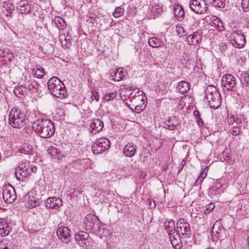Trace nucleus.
Masks as SVG:
<instances>
[{"instance_id":"nucleus-1","label":"nucleus","mask_w":249,"mask_h":249,"mask_svg":"<svg viewBox=\"0 0 249 249\" xmlns=\"http://www.w3.org/2000/svg\"><path fill=\"white\" fill-rule=\"evenodd\" d=\"M32 127L36 133L43 138H50L55 132L53 123L48 119H38L33 123Z\"/></svg>"},{"instance_id":"nucleus-2","label":"nucleus","mask_w":249,"mask_h":249,"mask_svg":"<svg viewBox=\"0 0 249 249\" xmlns=\"http://www.w3.org/2000/svg\"><path fill=\"white\" fill-rule=\"evenodd\" d=\"M48 90L55 97L60 99L65 98L67 92L64 84L56 77L51 78L47 83Z\"/></svg>"},{"instance_id":"nucleus-3","label":"nucleus","mask_w":249,"mask_h":249,"mask_svg":"<svg viewBox=\"0 0 249 249\" xmlns=\"http://www.w3.org/2000/svg\"><path fill=\"white\" fill-rule=\"evenodd\" d=\"M27 122L24 112L18 107H14L9 115V123L13 128L19 129L24 126Z\"/></svg>"},{"instance_id":"nucleus-4","label":"nucleus","mask_w":249,"mask_h":249,"mask_svg":"<svg viewBox=\"0 0 249 249\" xmlns=\"http://www.w3.org/2000/svg\"><path fill=\"white\" fill-rule=\"evenodd\" d=\"M205 97L209 102L210 107L217 109L221 104V96L217 89L213 86L209 85L205 90Z\"/></svg>"},{"instance_id":"nucleus-5","label":"nucleus","mask_w":249,"mask_h":249,"mask_svg":"<svg viewBox=\"0 0 249 249\" xmlns=\"http://www.w3.org/2000/svg\"><path fill=\"white\" fill-rule=\"evenodd\" d=\"M143 92L138 91V95L133 94L131 93L129 96V98L132 103V105L134 106V110L131 108L132 110L137 113H140L143 111L146 107V104L144 101L146 99V97L143 95Z\"/></svg>"},{"instance_id":"nucleus-6","label":"nucleus","mask_w":249,"mask_h":249,"mask_svg":"<svg viewBox=\"0 0 249 249\" xmlns=\"http://www.w3.org/2000/svg\"><path fill=\"white\" fill-rule=\"evenodd\" d=\"M101 225V222L96 216L89 213L85 218L83 227L87 231L97 232L100 231Z\"/></svg>"},{"instance_id":"nucleus-7","label":"nucleus","mask_w":249,"mask_h":249,"mask_svg":"<svg viewBox=\"0 0 249 249\" xmlns=\"http://www.w3.org/2000/svg\"><path fill=\"white\" fill-rule=\"evenodd\" d=\"M192 234L189 224L183 218L179 219L177 223L176 235L179 238L182 235L184 238H190Z\"/></svg>"},{"instance_id":"nucleus-8","label":"nucleus","mask_w":249,"mask_h":249,"mask_svg":"<svg viewBox=\"0 0 249 249\" xmlns=\"http://www.w3.org/2000/svg\"><path fill=\"white\" fill-rule=\"evenodd\" d=\"M110 142L106 138H101L96 140L91 146V150L93 154H99L109 149Z\"/></svg>"},{"instance_id":"nucleus-9","label":"nucleus","mask_w":249,"mask_h":249,"mask_svg":"<svg viewBox=\"0 0 249 249\" xmlns=\"http://www.w3.org/2000/svg\"><path fill=\"white\" fill-rule=\"evenodd\" d=\"M29 167V162L19 163L18 167L16 168L15 172L16 178L19 181H24L27 177L30 175Z\"/></svg>"},{"instance_id":"nucleus-10","label":"nucleus","mask_w":249,"mask_h":249,"mask_svg":"<svg viewBox=\"0 0 249 249\" xmlns=\"http://www.w3.org/2000/svg\"><path fill=\"white\" fill-rule=\"evenodd\" d=\"M189 5L191 10L197 14H206L208 10L205 0H191Z\"/></svg>"},{"instance_id":"nucleus-11","label":"nucleus","mask_w":249,"mask_h":249,"mask_svg":"<svg viewBox=\"0 0 249 249\" xmlns=\"http://www.w3.org/2000/svg\"><path fill=\"white\" fill-rule=\"evenodd\" d=\"M3 199L7 203H11L16 198L14 188L10 184H5L2 189Z\"/></svg>"},{"instance_id":"nucleus-12","label":"nucleus","mask_w":249,"mask_h":249,"mask_svg":"<svg viewBox=\"0 0 249 249\" xmlns=\"http://www.w3.org/2000/svg\"><path fill=\"white\" fill-rule=\"evenodd\" d=\"M221 85L227 90H236L235 77L230 74L224 75L221 80Z\"/></svg>"},{"instance_id":"nucleus-13","label":"nucleus","mask_w":249,"mask_h":249,"mask_svg":"<svg viewBox=\"0 0 249 249\" xmlns=\"http://www.w3.org/2000/svg\"><path fill=\"white\" fill-rule=\"evenodd\" d=\"M231 41L232 45L237 48H242L246 43V38L242 34L238 32H232L230 35Z\"/></svg>"},{"instance_id":"nucleus-14","label":"nucleus","mask_w":249,"mask_h":249,"mask_svg":"<svg viewBox=\"0 0 249 249\" xmlns=\"http://www.w3.org/2000/svg\"><path fill=\"white\" fill-rule=\"evenodd\" d=\"M74 238L77 244L82 247H87L90 241L89 234L82 231L75 233Z\"/></svg>"},{"instance_id":"nucleus-15","label":"nucleus","mask_w":249,"mask_h":249,"mask_svg":"<svg viewBox=\"0 0 249 249\" xmlns=\"http://www.w3.org/2000/svg\"><path fill=\"white\" fill-rule=\"evenodd\" d=\"M223 229V228L221 222L219 221H215L210 232L213 241H216L223 238V236L222 235Z\"/></svg>"},{"instance_id":"nucleus-16","label":"nucleus","mask_w":249,"mask_h":249,"mask_svg":"<svg viewBox=\"0 0 249 249\" xmlns=\"http://www.w3.org/2000/svg\"><path fill=\"white\" fill-rule=\"evenodd\" d=\"M56 234L58 237L65 243H69L71 238V231L67 227L59 228L56 231Z\"/></svg>"},{"instance_id":"nucleus-17","label":"nucleus","mask_w":249,"mask_h":249,"mask_svg":"<svg viewBox=\"0 0 249 249\" xmlns=\"http://www.w3.org/2000/svg\"><path fill=\"white\" fill-rule=\"evenodd\" d=\"M17 8L21 15L30 13L32 9L31 4L28 0H20L17 4Z\"/></svg>"},{"instance_id":"nucleus-18","label":"nucleus","mask_w":249,"mask_h":249,"mask_svg":"<svg viewBox=\"0 0 249 249\" xmlns=\"http://www.w3.org/2000/svg\"><path fill=\"white\" fill-rule=\"evenodd\" d=\"M46 206L48 208L57 209L62 205V200L59 197H51L47 199Z\"/></svg>"},{"instance_id":"nucleus-19","label":"nucleus","mask_w":249,"mask_h":249,"mask_svg":"<svg viewBox=\"0 0 249 249\" xmlns=\"http://www.w3.org/2000/svg\"><path fill=\"white\" fill-rule=\"evenodd\" d=\"M180 124V121L177 117L174 116L168 118L166 122L163 123V126L166 129L169 130H174L176 126Z\"/></svg>"},{"instance_id":"nucleus-20","label":"nucleus","mask_w":249,"mask_h":249,"mask_svg":"<svg viewBox=\"0 0 249 249\" xmlns=\"http://www.w3.org/2000/svg\"><path fill=\"white\" fill-rule=\"evenodd\" d=\"M104 127L103 122L100 119H94L90 124V132L95 134L102 130Z\"/></svg>"},{"instance_id":"nucleus-21","label":"nucleus","mask_w":249,"mask_h":249,"mask_svg":"<svg viewBox=\"0 0 249 249\" xmlns=\"http://www.w3.org/2000/svg\"><path fill=\"white\" fill-rule=\"evenodd\" d=\"M137 146L133 143L129 142L124 147L123 153L126 157L131 158L133 157L136 152Z\"/></svg>"},{"instance_id":"nucleus-22","label":"nucleus","mask_w":249,"mask_h":249,"mask_svg":"<svg viewBox=\"0 0 249 249\" xmlns=\"http://www.w3.org/2000/svg\"><path fill=\"white\" fill-rule=\"evenodd\" d=\"M173 10L175 18L178 21H182L185 16V12L182 6L176 4L174 5Z\"/></svg>"},{"instance_id":"nucleus-23","label":"nucleus","mask_w":249,"mask_h":249,"mask_svg":"<svg viewBox=\"0 0 249 249\" xmlns=\"http://www.w3.org/2000/svg\"><path fill=\"white\" fill-rule=\"evenodd\" d=\"M165 229L169 236V234H174L176 233L174 221L172 219L167 220L164 222Z\"/></svg>"},{"instance_id":"nucleus-24","label":"nucleus","mask_w":249,"mask_h":249,"mask_svg":"<svg viewBox=\"0 0 249 249\" xmlns=\"http://www.w3.org/2000/svg\"><path fill=\"white\" fill-rule=\"evenodd\" d=\"M176 235L174 234H169V237L171 243L175 249H180L182 246V243L181 241L180 236H179V238L178 237H176Z\"/></svg>"},{"instance_id":"nucleus-25","label":"nucleus","mask_w":249,"mask_h":249,"mask_svg":"<svg viewBox=\"0 0 249 249\" xmlns=\"http://www.w3.org/2000/svg\"><path fill=\"white\" fill-rule=\"evenodd\" d=\"M53 22L59 30H65L67 27V24L65 21L60 17H55Z\"/></svg>"},{"instance_id":"nucleus-26","label":"nucleus","mask_w":249,"mask_h":249,"mask_svg":"<svg viewBox=\"0 0 249 249\" xmlns=\"http://www.w3.org/2000/svg\"><path fill=\"white\" fill-rule=\"evenodd\" d=\"M190 84L186 81H181L178 84L179 91L183 94L187 92L190 89Z\"/></svg>"},{"instance_id":"nucleus-27","label":"nucleus","mask_w":249,"mask_h":249,"mask_svg":"<svg viewBox=\"0 0 249 249\" xmlns=\"http://www.w3.org/2000/svg\"><path fill=\"white\" fill-rule=\"evenodd\" d=\"M208 2L215 8H223L225 6V0H208Z\"/></svg>"},{"instance_id":"nucleus-28","label":"nucleus","mask_w":249,"mask_h":249,"mask_svg":"<svg viewBox=\"0 0 249 249\" xmlns=\"http://www.w3.org/2000/svg\"><path fill=\"white\" fill-rule=\"evenodd\" d=\"M25 92L26 88L24 87L23 86L16 87L14 89L15 95L19 98H21L22 95H24Z\"/></svg>"},{"instance_id":"nucleus-29","label":"nucleus","mask_w":249,"mask_h":249,"mask_svg":"<svg viewBox=\"0 0 249 249\" xmlns=\"http://www.w3.org/2000/svg\"><path fill=\"white\" fill-rule=\"evenodd\" d=\"M42 203L41 199L37 198L30 199L28 200V207L31 208H33L38 206Z\"/></svg>"},{"instance_id":"nucleus-30","label":"nucleus","mask_w":249,"mask_h":249,"mask_svg":"<svg viewBox=\"0 0 249 249\" xmlns=\"http://www.w3.org/2000/svg\"><path fill=\"white\" fill-rule=\"evenodd\" d=\"M213 24H212L211 26L212 27H213L215 28H216V30L217 31H223L224 30V27L223 25V23L221 21H220L219 19H215L213 22Z\"/></svg>"},{"instance_id":"nucleus-31","label":"nucleus","mask_w":249,"mask_h":249,"mask_svg":"<svg viewBox=\"0 0 249 249\" xmlns=\"http://www.w3.org/2000/svg\"><path fill=\"white\" fill-rule=\"evenodd\" d=\"M47 151L48 154L52 157L55 158L60 153V151L53 146H49Z\"/></svg>"},{"instance_id":"nucleus-32","label":"nucleus","mask_w":249,"mask_h":249,"mask_svg":"<svg viewBox=\"0 0 249 249\" xmlns=\"http://www.w3.org/2000/svg\"><path fill=\"white\" fill-rule=\"evenodd\" d=\"M124 9L122 6L116 7L112 13V15L115 18H119L124 15Z\"/></svg>"},{"instance_id":"nucleus-33","label":"nucleus","mask_w":249,"mask_h":249,"mask_svg":"<svg viewBox=\"0 0 249 249\" xmlns=\"http://www.w3.org/2000/svg\"><path fill=\"white\" fill-rule=\"evenodd\" d=\"M39 85L36 81L31 82V83L28 85V89L32 92H35L38 91Z\"/></svg>"},{"instance_id":"nucleus-34","label":"nucleus","mask_w":249,"mask_h":249,"mask_svg":"<svg viewBox=\"0 0 249 249\" xmlns=\"http://www.w3.org/2000/svg\"><path fill=\"white\" fill-rule=\"evenodd\" d=\"M240 81L243 86L249 87V75L248 73L242 75Z\"/></svg>"},{"instance_id":"nucleus-35","label":"nucleus","mask_w":249,"mask_h":249,"mask_svg":"<svg viewBox=\"0 0 249 249\" xmlns=\"http://www.w3.org/2000/svg\"><path fill=\"white\" fill-rule=\"evenodd\" d=\"M11 231V228L9 226L0 228V235L2 237H5L9 234Z\"/></svg>"},{"instance_id":"nucleus-36","label":"nucleus","mask_w":249,"mask_h":249,"mask_svg":"<svg viewBox=\"0 0 249 249\" xmlns=\"http://www.w3.org/2000/svg\"><path fill=\"white\" fill-rule=\"evenodd\" d=\"M206 176L207 173H205L204 171H201L198 177L196 180L195 183L196 185H198L199 184H200L202 182L204 179L206 178Z\"/></svg>"},{"instance_id":"nucleus-37","label":"nucleus","mask_w":249,"mask_h":249,"mask_svg":"<svg viewBox=\"0 0 249 249\" xmlns=\"http://www.w3.org/2000/svg\"><path fill=\"white\" fill-rule=\"evenodd\" d=\"M71 36L69 35V32H62V34L59 35V40L62 43V40H64L66 42H70Z\"/></svg>"},{"instance_id":"nucleus-38","label":"nucleus","mask_w":249,"mask_h":249,"mask_svg":"<svg viewBox=\"0 0 249 249\" xmlns=\"http://www.w3.org/2000/svg\"><path fill=\"white\" fill-rule=\"evenodd\" d=\"M36 29L38 31L43 30V31L47 30L46 25L42 21H37L36 23Z\"/></svg>"},{"instance_id":"nucleus-39","label":"nucleus","mask_w":249,"mask_h":249,"mask_svg":"<svg viewBox=\"0 0 249 249\" xmlns=\"http://www.w3.org/2000/svg\"><path fill=\"white\" fill-rule=\"evenodd\" d=\"M117 92L114 91L113 92L106 94L104 95L103 99L106 101H109L115 98L117 96Z\"/></svg>"},{"instance_id":"nucleus-40","label":"nucleus","mask_w":249,"mask_h":249,"mask_svg":"<svg viewBox=\"0 0 249 249\" xmlns=\"http://www.w3.org/2000/svg\"><path fill=\"white\" fill-rule=\"evenodd\" d=\"M184 26L185 27V28L183 27L181 24H178L176 25V31H185V29L188 30V29L187 28V26L188 25L184 24ZM195 26V25H193L192 26L189 25V29L191 30H194L195 29L193 28V26Z\"/></svg>"},{"instance_id":"nucleus-41","label":"nucleus","mask_w":249,"mask_h":249,"mask_svg":"<svg viewBox=\"0 0 249 249\" xmlns=\"http://www.w3.org/2000/svg\"><path fill=\"white\" fill-rule=\"evenodd\" d=\"M199 32H194V35H189L188 37V41L192 44L197 42L198 41L197 34Z\"/></svg>"},{"instance_id":"nucleus-42","label":"nucleus","mask_w":249,"mask_h":249,"mask_svg":"<svg viewBox=\"0 0 249 249\" xmlns=\"http://www.w3.org/2000/svg\"><path fill=\"white\" fill-rule=\"evenodd\" d=\"M22 153L30 155L32 152V146L31 145L25 144L22 148Z\"/></svg>"},{"instance_id":"nucleus-43","label":"nucleus","mask_w":249,"mask_h":249,"mask_svg":"<svg viewBox=\"0 0 249 249\" xmlns=\"http://www.w3.org/2000/svg\"><path fill=\"white\" fill-rule=\"evenodd\" d=\"M194 115L195 117H196V122L199 126H203V122L202 120V119L200 118V115L199 114V112L197 110H195L194 112Z\"/></svg>"},{"instance_id":"nucleus-44","label":"nucleus","mask_w":249,"mask_h":249,"mask_svg":"<svg viewBox=\"0 0 249 249\" xmlns=\"http://www.w3.org/2000/svg\"><path fill=\"white\" fill-rule=\"evenodd\" d=\"M87 21H89L90 22H93L96 19V18H97V15L93 12H89L87 15Z\"/></svg>"},{"instance_id":"nucleus-45","label":"nucleus","mask_w":249,"mask_h":249,"mask_svg":"<svg viewBox=\"0 0 249 249\" xmlns=\"http://www.w3.org/2000/svg\"><path fill=\"white\" fill-rule=\"evenodd\" d=\"M44 74V71L42 68H37L35 72V75L38 78L43 77Z\"/></svg>"},{"instance_id":"nucleus-46","label":"nucleus","mask_w":249,"mask_h":249,"mask_svg":"<svg viewBox=\"0 0 249 249\" xmlns=\"http://www.w3.org/2000/svg\"><path fill=\"white\" fill-rule=\"evenodd\" d=\"M240 127H238L237 126V125H234V127L231 128L230 131L231 135H232L233 136H236L239 134V133L240 132Z\"/></svg>"},{"instance_id":"nucleus-47","label":"nucleus","mask_w":249,"mask_h":249,"mask_svg":"<svg viewBox=\"0 0 249 249\" xmlns=\"http://www.w3.org/2000/svg\"><path fill=\"white\" fill-rule=\"evenodd\" d=\"M148 44L153 48L157 47L158 46V40L154 37L150 38L148 40Z\"/></svg>"},{"instance_id":"nucleus-48","label":"nucleus","mask_w":249,"mask_h":249,"mask_svg":"<svg viewBox=\"0 0 249 249\" xmlns=\"http://www.w3.org/2000/svg\"><path fill=\"white\" fill-rule=\"evenodd\" d=\"M241 6L244 11L247 12L249 10V0H242Z\"/></svg>"},{"instance_id":"nucleus-49","label":"nucleus","mask_w":249,"mask_h":249,"mask_svg":"<svg viewBox=\"0 0 249 249\" xmlns=\"http://www.w3.org/2000/svg\"><path fill=\"white\" fill-rule=\"evenodd\" d=\"M214 204L213 203H210L208 206H206L204 213L205 214L209 213L214 208Z\"/></svg>"},{"instance_id":"nucleus-50","label":"nucleus","mask_w":249,"mask_h":249,"mask_svg":"<svg viewBox=\"0 0 249 249\" xmlns=\"http://www.w3.org/2000/svg\"><path fill=\"white\" fill-rule=\"evenodd\" d=\"M117 74H118V79H117V81H120L123 79V78L124 76H125L124 72L123 70H118L117 71V72H116V77H117Z\"/></svg>"},{"instance_id":"nucleus-51","label":"nucleus","mask_w":249,"mask_h":249,"mask_svg":"<svg viewBox=\"0 0 249 249\" xmlns=\"http://www.w3.org/2000/svg\"><path fill=\"white\" fill-rule=\"evenodd\" d=\"M245 117L242 114H238L236 119V124L238 125V124L242 123V121H244Z\"/></svg>"},{"instance_id":"nucleus-52","label":"nucleus","mask_w":249,"mask_h":249,"mask_svg":"<svg viewBox=\"0 0 249 249\" xmlns=\"http://www.w3.org/2000/svg\"><path fill=\"white\" fill-rule=\"evenodd\" d=\"M13 246L8 247V245H6L5 243L3 242H0V249H13Z\"/></svg>"},{"instance_id":"nucleus-53","label":"nucleus","mask_w":249,"mask_h":249,"mask_svg":"<svg viewBox=\"0 0 249 249\" xmlns=\"http://www.w3.org/2000/svg\"><path fill=\"white\" fill-rule=\"evenodd\" d=\"M228 124L229 125H230V124L234 125H236V121L234 120V118H233L232 117H231V118L228 119Z\"/></svg>"},{"instance_id":"nucleus-54","label":"nucleus","mask_w":249,"mask_h":249,"mask_svg":"<svg viewBox=\"0 0 249 249\" xmlns=\"http://www.w3.org/2000/svg\"><path fill=\"white\" fill-rule=\"evenodd\" d=\"M6 226H9L8 224L6 222L4 219H0V228H2V227H6Z\"/></svg>"},{"instance_id":"nucleus-55","label":"nucleus","mask_w":249,"mask_h":249,"mask_svg":"<svg viewBox=\"0 0 249 249\" xmlns=\"http://www.w3.org/2000/svg\"><path fill=\"white\" fill-rule=\"evenodd\" d=\"M92 98L93 99H95L96 101H98L99 99V96L98 95V94L97 92L92 91Z\"/></svg>"},{"instance_id":"nucleus-56","label":"nucleus","mask_w":249,"mask_h":249,"mask_svg":"<svg viewBox=\"0 0 249 249\" xmlns=\"http://www.w3.org/2000/svg\"><path fill=\"white\" fill-rule=\"evenodd\" d=\"M36 171H37V168L36 166H35L34 165H32V166L30 165L29 171L30 173L33 172V173H36Z\"/></svg>"},{"instance_id":"nucleus-57","label":"nucleus","mask_w":249,"mask_h":249,"mask_svg":"<svg viewBox=\"0 0 249 249\" xmlns=\"http://www.w3.org/2000/svg\"><path fill=\"white\" fill-rule=\"evenodd\" d=\"M8 7L6 8L7 12L5 14V15L7 16H10L11 14L13 13V10L10 8V7H8L9 9H7Z\"/></svg>"},{"instance_id":"nucleus-58","label":"nucleus","mask_w":249,"mask_h":249,"mask_svg":"<svg viewBox=\"0 0 249 249\" xmlns=\"http://www.w3.org/2000/svg\"><path fill=\"white\" fill-rule=\"evenodd\" d=\"M220 47L222 51H225L227 49V46L225 43H221Z\"/></svg>"},{"instance_id":"nucleus-59","label":"nucleus","mask_w":249,"mask_h":249,"mask_svg":"<svg viewBox=\"0 0 249 249\" xmlns=\"http://www.w3.org/2000/svg\"><path fill=\"white\" fill-rule=\"evenodd\" d=\"M183 162H184V161H182L181 162V164L179 165V167H178L179 169L178 170V173H179L181 171V170L182 169L184 164V163H183Z\"/></svg>"},{"instance_id":"nucleus-60","label":"nucleus","mask_w":249,"mask_h":249,"mask_svg":"<svg viewBox=\"0 0 249 249\" xmlns=\"http://www.w3.org/2000/svg\"><path fill=\"white\" fill-rule=\"evenodd\" d=\"M247 242L248 243V246L247 247V249H249V236L248 237Z\"/></svg>"},{"instance_id":"nucleus-61","label":"nucleus","mask_w":249,"mask_h":249,"mask_svg":"<svg viewBox=\"0 0 249 249\" xmlns=\"http://www.w3.org/2000/svg\"><path fill=\"white\" fill-rule=\"evenodd\" d=\"M213 27V28H212L209 29V31H214L215 30H216V28H214Z\"/></svg>"},{"instance_id":"nucleus-62","label":"nucleus","mask_w":249,"mask_h":249,"mask_svg":"<svg viewBox=\"0 0 249 249\" xmlns=\"http://www.w3.org/2000/svg\"><path fill=\"white\" fill-rule=\"evenodd\" d=\"M190 21V22L192 23H193L194 22H195V20H194V19H191V18L190 19V21Z\"/></svg>"},{"instance_id":"nucleus-63","label":"nucleus","mask_w":249,"mask_h":249,"mask_svg":"<svg viewBox=\"0 0 249 249\" xmlns=\"http://www.w3.org/2000/svg\"><path fill=\"white\" fill-rule=\"evenodd\" d=\"M20 23H21V24H22V23L23 26H25V23H24V21H21V22Z\"/></svg>"},{"instance_id":"nucleus-64","label":"nucleus","mask_w":249,"mask_h":249,"mask_svg":"<svg viewBox=\"0 0 249 249\" xmlns=\"http://www.w3.org/2000/svg\"><path fill=\"white\" fill-rule=\"evenodd\" d=\"M13 57L11 55L9 58V61H11V59L12 58H13Z\"/></svg>"}]
</instances>
